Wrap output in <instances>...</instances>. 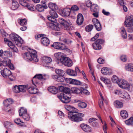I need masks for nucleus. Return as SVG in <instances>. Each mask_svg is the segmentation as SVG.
<instances>
[{
	"label": "nucleus",
	"mask_w": 133,
	"mask_h": 133,
	"mask_svg": "<svg viewBox=\"0 0 133 133\" xmlns=\"http://www.w3.org/2000/svg\"><path fill=\"white\" fill-rule=\"evenodd\" d=\"M28 52H25L23 55L24 58L27 61H33L34 62H37L38 59L37 58L36 51L33 49H29Z\"/></svg>",
	"instance_id": "1"
},
{
	"label": "nucleus",
	"mask_w": 133,
	"mask_h": 133,
	"mask_svg": "<svg viewBox=\"0 0 133 133\" xmlns=\"http://www.w3.org/2000/svg\"><path fill=\"white\" fill-rule=\"evenodd\" d=\"M10 40L15 42L18 47H21L23 43V41L18 35L15 33H12L9 35Z\"/></svg>",
	"instance_id": "2"
},
{
	"label": "nucleus",
	"mask_w": 133,
	"mask_h": 133,
	"mask_svg": "<svg viewBox=\"0 0 133 133\" xmlns=\"http://www.w3.org/2000/svg\"><path fill=\"white\" fill-rule=\"evenodd\" d=\"M64 92L65 94L61 93L58 96V98L63 103H68L70 101V97H68V95H69L68 93L70 92L69 89L68 88H65Z\"/></svg>",
	"instance_id": "3"
},
{
	"label": "nucleus",
	"mask_w": 133,
	"mask_h": 133,
	"mask_svg": "<svg viewBox=\"0 0 133 133\" xmlns=\"http://www.w3.org/2000/svg\"><path fill=\"white\" fill-rule=\"evenodd\" d=\"M59 21L64 26V29L66 30L69 34H71V31L73 27L71 26V24L69 22L66 21L63 18H59Z\"/></svg>",
	"instance_id": "4"
},
{
	"label": "nucleus",
	"mask_w": 133,
	"mask_h": 133,
	"mask_svg": "<svg viewBox=\"0 0 133 133\" xmlns=\"http://www.w3.org/2000/svg\"><path fill=\"white\" fill-rule=\"evenodd\" d=\"M84 116L83 114L78 113L72 114V115H69L68 117L69 119L72 121L79 122L83 120Z\"/></svg>",
	"instance_id": "5"
},
{
	"label": "nucleus",
	"mask_w": 133,
	"mask_h": 133,
	"mask_svg": "<svg viewBox=\"0 0 133 133\" xmlns=\"http://www.w3.org/2000/svg\"><path fill=\"white\" fill-rule=\"evenodd\" d=\"M60 61L65 65L68 67H70L72 65V62L69 58L62 57L60 58Z\"/></svg>",
	"instance_id": "6"
},
{
	"label": "nucleus",
	"mask_w": 133,
	"mask_h": 133,
	"mask_svg": "<svg viewBox=\"0 0 133 133\" xmlns=\"http://www.w3.org/2000/svg\"><path fill=\"white\" fill-rule=\"evenodd\" d=\"M49 12L50 15L47 16V19L51 22L55 23L57 22L56 18L58 17V15L55 10H50Z\"/></svg>",
	"instance_id": "7"
},
{
	"label": "nucleus",
	"mask_w": 133,
	"mask_h": 133,
	"mask_svg": "<svg viewBox=\"0 0 133 133\" xmlns=\"http://www.w3.org/2000/svg\"><path fill=\"white\" fill-rule=\"evenodd\" d=\"M124 25L127 27L133 26V16H128L126 17L124 22Z\"/></svg>",
	"instance_id": "8"
},
{
	"label": "nucleus",
	"mask_w": 133,
	"mask_h": 133,
	"mask_svg": "<svg viewBox=\"0 0 133 133\" xmlns=\"http://www.w3.org/2000/svg\"><path fill=\"white\" fill-rule=\"evenodd\" d=\"M118 85L121 88L124 89H128L130 87L128 83L123 79H120Z\"/></svg>",
	"instance_id": "9"
},
{
	"label": "nucleus",
	"mask_w": 133,
	"mask_h": 133,
	"mask_svg": "<svg viewBox=\"0 0 133 133\" xmlns=\"http://www.w3.org/2000/svg\"><path fill=\"white\" fill-rule=\"evenodd\" d=\"M55 49L59 50H64L66 48V46L63 43L59 42H55L52 45Z\"/></svg>",
	"instance_id": "10"
},
{
	"label": "nucleus",
	"mask_w": 133,
	"mask_h": 133,
	"mask_svg": "<svg viewBox=\"0 0 133 133\" xmlns=\"http://www.w3.org/2000/svg\"><path fill=\"white\" fill-rule=\"evenodd\" d=\"M92 22L97 30L100 31L102 29V27L101 24L98 19L93 18L92 19Z\"/></svg>",
	"instance_id": "11"
},
{
	"label": "nucleus",
	"mask_w": 133,
	"mask_h": 133,
	"mask_svg": "<svg viewBox=\"0 0 133 133\" xmlns=\"http://www.w3.org/2000/svg\"><path fill=\"white\" fill-rule=\"evenodd\" d=\"M66 82L71 84L77 85H79L81 84L80 81L76 79L68 78L65 79Z\"/></svg>",
	"instance_id": "12"
},
{
	"label": "nucleus",
	"mask_w": 133,
	"mask_h": 133,
	"mask_svg": "<svg viewBox=\"0 0 133 133\" xmlns=\"http://www.w3.org/2000/svg\"><path fill=\"white\" fill-rule=\"evenodd\" d=\"M80 127L82 130L85 132H91L92 131V128L88 125L85 124H82Z\"/></svg>",
	"instance_id": "13"
},
{
	"label": "nucleus",
	"mask_w": 133,
	"mask_h": 133,
	"mask_svg": "<svg viewBox=\"0 0 133 133\" xmlns=\"http://www.w3.org/2000/svg\"><path fill=\"white\" fill-rule=\"evenodd\" d=\"M71 10L70 8H65L61 10V14L64 17H67L70 14Z\"/></svg>",
	"instance_id": "14"
},
{
	"label": "nucleus",
	"mask_w": 133,
	"mask_h": 133,
	"mask_svg": "<svg viewBox=\"0 0 133 133\" xmlns=\"http://www.w3.org/2000/svg\"><path fill=\"white\" fill-rule=\"evenodd\" d=\"M42 60L43 65L45 66H46V65L49 64L52 61L51 58L47 56H44L42 57Z\"/></svg>",
	"instance_id": "15"
},
{
	"label": "nucleus",
	"mask_w": 133,
	"mask_h": 133,
	"mask_svg": "<svg viewBox=\"0 0 133 133\" xmlns=\"http://www.w3.org/2000/svg\"><path fill=\"white\" fill-rule=\"evenodd\" d=\"M46 75L43 76L41 74H36L33 77L32 81L33 82H34L35 81V80H38V79L39 80L41 79L45 80L46 79V78L44 77Z\"/></svg>",
	"instance_id": "16"
},
{
	"label": "nucleus",
	"mask_w": 133,
	"mask_h": 133,
	"mask_svg": "<svg viewBox=\"0 0 133 133\" xmlns=\"http://www.w3.org/2000/svg\"><path fill=\"white\" fill-rule=\"evenodd\" d=\"M54 22H49L47 24L48 26L53 30L58 31L60 30V28L58 25H56L54 23Z\"/></svg>",
	"instance_id": "17"
},
{
	"label": "nucleus",
	"mask_w": 133,
	"mask_h": 133,
	"mask_svg": "<svg viewBox=\"0 0 133 133\" xmlns=\"http://www.w3.org/2000/svg\"><path fill=\"white\" fill-rule=\"evenodd\" d=\"M9 50L10 51L11 50L15 52H17L18 50L17 48L15 46L12 42L10 40H9Z\"/></svg>",
	"instance_id": "18"
},
{
	"label": "nucleus",
	"mask_w": 133,
	"mask_h": 133,
	"mask_svg": "<svg viewBox=\"0 0 133 133\" xmlns=\"http://www.w3.org/2000/svg\"><path fill=\"white\" fill-rule=\"evenodd\" d=\"M41 43L43 45L47 46L50 44V41L49 39L46 37H42L41 39Z\"/></svg>",
	"instance_id": "19"
},
{
	"label": "nucleus",
	"mask_w": 133,
	"mask_h": 133,
	"mask_svg": "<svg viewBox=\"0 0 133 133\" xmlns=\"http://www.w3.org/2000/svg\"><path fill=\"white\" fill-rule=\"evenodd\" d=\"M10 1L12 2V6L11 8L12 10H15L19 7V5L15 0H10Z\"/></svg>",
	"instance_id": "20"
},
{
	"label": "nucleus",
	"mask_w": 133,
	"mask_h": 133,
	"mask_svg": "<svg viewBox=\"0 0 133 133\" xmlns=\"http://www.w3.org/2000/svg\"><path fill=\"white\" fill-rule=\"evenodd\" d=\"M48 7L46 5H41V4H37L36 6L37 10L39 12L43 11L44 9L47 8Z\"/></svg>",
	"instance_id": "21"
},
{
	"label": "nucleus",
	"mask_w": 133,
	"mask_h": 133,
	"mask_svg": "<svg viewBox=\"0 0 133 133\" xmlns=\"http://www.w3.org/2000/svg\"><path fill=\"white\" fill-rule=\"evenodd\" d=\"M83 21V17L81 14H79L77 16V23L79 25L82 24Z\"/></svg>",
	"instance_id": "22"
},
{
	"label": "nucleus",
	"mask_w": 133,
	"mask_h": 133,
	"mask_svg": "<svg viewBox=\"0 0 133 133\" xmlns=\"http://www.w3.org/2000/svg\"><path fill=\"white\" fill-rule=\"evenodd\" d=\"M28 91L30 93L32 94H35L38 92V89L33 87H29L28 89Z\"/></svg>",
	"instance_id": "23"
},
{
	"label": "nucleus",
	"mask_w": 133,
	"mask_h": 133,
	"mask_svg": "<svg viewBox=\"0 0 133 133\" xmlns=\"http://www.w3.org/2000/svg\"><path fill=\"white\" fill-rule=\"evenodd\" d=\"M80 91V89L77 88L72 87L71 88L70 90V92L72 93L80 94H81V91Z\"/></svg>",
	"instance_id": "24"
},
{
	"label": "nucleus",
	"mask_w": 133,
	"mask_h": 133,
	"mask_svg": "<svg viewBox=\"0 0 133 133\" xmlns=\"http://www.w3.org/2000/svg\"><path fill=\"white\" fill-rule=\"evenodd\" d=\"M48 89L50 92L53 94H56L58 92V89L54 86L50 87L48 88Z\"/></svg>",
	"instance_id": "25"
},
{
	"label": "nucleus",
	"mask_w": 133,
	"mask_h": 133,
	"mask_svg": "<svg viewBox=\"0 0 133 133\" xmlns=\"http://www.w3.org/2000/svg\"><path fill=\"white\" fill-rule=\"evenodd\" d=\"M101 73L104 75H109L111 73V71L107 68H103L101 70Z\"/></svg>",
	"instance_id": "26"
},
{
	"label": "nucleus",
	"mask_w": 133,
	"mask_h": 133,
	"mask_svg": "<svg viewBox=\"0 0 133 133\" xmlns=\"http://www.w3.org/2000/svg\"><path fill=\"white\" fill-rule=\"evenodd\" d=\"M66 72L68 75L72 76H76L77 74L76 71L70 69H67Z\"/></svg>",
	"instance_id": "27"
},
{
	"label": "nucleus",
	"mask_w": 133,
	"mask_h": 133,
	"mask_svg": "<svg viewBox=\"0 0 133 133\" xmlns=\"http://www.w3.org/2000/svg\"><path fill=\"white\" fill-rule=\"evenodd\" d=\"M19 115L22 116L27 113L26 109L23 107H21L19 110Z\"/></svg>",
	"instance_id": "28"
},
{
	"label": "nucleus",
	"mask_w": 133,
	"mask_h": 133,
	"mask_svg": "<svg viewBox=\"0 0 133 133\" xmlns=\"http://www.w3.org/2000/svg\"><path fill=\"white\" fill-rule=\"evenodd\" d=\"M125 69L127 71L133 72V64L130 63L126 65Z\"/></svg>",
	"instance_id": "29"
},
{
	"label": "nucleus",
	"mask_w": 133,
	"mask_h": 133,
	"mask_svg": "<svg viewBox=\"0 0 133 133\" xmlns=\"http://www.w3.org/2000/svg\"><path fill=\"white\" fill-rule=\"evenodd\" d=\"M120 30L122 37L126 39L127 38V34L125 29L122 27L120 28Z\"/></svg>",
	"instance_id": "30"
},
{
	"label": "nucleus",
	"mask_w": 133,
	"mask_h": 133,
	"mask_svg": "<svg viewBox=\"0 0 133 133\" xmlns=\"http://www.w3.org/2000/svg\"><path fill=\"white\" fill-rule=\"evenodd\" d=\"M90 10L92 12H97L98 11V7L97 4H93L90 7Z\"/></svg>",
	"instance_id": "31"
},
{
	"label": "nucleus",
	"mask_w": 133,
	"mask_h": 133,
	"mask_svg": "<svg viewBox=\"0 0 133 133\" xmlns=\"http://www.w3.org/2000/svg\"><path fill=\"white\" fill-rule=\"evenodd\" d=\"M1 72L2 75L4 77H7L8 74V70L7 68H4L3 70H2Z\"/></svg>",
	"instance_id": "32"
},
{
	"label": "nucleus",
	"mask_w": 133,
	"mask_h": 133,
	"mask_svg": "<svg viewBox=\"0 0 133 133\" xmlns=\"http://www.w3.org/2000/svg\"><path fill=\"white\" fill-rule=\"evenodd\" d=\"M120 97L128 99L130 98L129 95L125 91H122Z\"/></svg>",
	"instance_id": "33"
},
{
	"label": "nucleus",
	"mask_w": 133,
	"mask_h": 133,
	"mask_svg": "<svg viewBox=\"0 0 133 133\" xmlns=\"http://www.w3.org/2000/svg\"><path fill=\"white\" fill-rule=\"evenodd\" d=\"M48 6L50 9H51V10H55L58 8L57 5L52 3H50L49 4Z\"/></svg>",
	"instance_id": "34"
},
{
	"label": "nucleus",
	"mask_w": 133,
	"mask_h": 133,
	"mask_svg": "<svg viewBox=\"0 0 133 133\" xmlns=\"http://www.w3.org/2000/svg\"><path fill=\"white\" fill-rule=\"evenodd\" d=\"M3 104L4 106L3 110L4 111L8 112V99L7 98L6 100L4 101L3 102Z\"/></svg>",
	"instance_id": "35"
},
{
	"label": "nucleus",
	"mask_w": 133,
	"mask_h": 133,
	"mask_svg": "<svg viewBox=\"0 0 133 133\" xmlns=\"http://www.w3.org/2000/svg\"><path fill=\"white\" fill-rule=\"evenodd\" d=\"M121 116L124 118H125L128 117V115L127 111L124 110L121 111L120 112Z\"/></svg>",
	"instance_id": "36"
},
{
	"label": "nucleus",
	"mask_w": 133,
	"mask_h": 133,
	"mask_svg": "<svg viewBox=\"0 0 133 133\" xmlns=\"http://www.w3.org/2000/svg\"><path fill=\"white\" fill-rule=\"evenodd\" d=\"M114 104L115 107L117 108H122L123 106V103L118 101H115Z\"/></svg>",
	"instance_id": "37"
},
{
	"label": "nucleus",
	"mask_w": 133,
	"mask_h": 133,
	"mask_svg": "<svg viewBox=\"0 0 133 133\" xmlns=\"http://www.w3.org/2000/svg\"><path fill=\"white\" fill-rule=\"evenodd\" d=\"M78 111L75 108L72 107L71 109V110L70 112H68V116L72 115V114H74L76 113H77Z\"/></svg>",
	"instance_id": "38"
},
{
	"label": "nucleus",
	"mask_w": 133,
	"mask_h": 133,
	"mask_svg": "<svg viewBox=\"0 0 133 133\" xmlns=\"http://www.w3.org/2000/svg\"><path fill=\"white\" fill-rule=\"evenodd\" d=\"M112 81L114 83H116L118 84L119 82L120 79L115 75L113 76L111 78Z\"/></svg>",
	"instance_id": "39"
},
{
	"label": "nucleus",
	"mask_w": 133,
	"mask_h": 133,
	"mask_svg": "<svg viewBox=\"0 0 133 133\" xmlns=\"http://www.w3.org/2000/svg\"><path fill=\"white\" fill-rule=\"evenodd\" d=\"M92 46L95 50H99L101 49V46L99 44L97 43L96 42L92 44Z\"/></svg>",
	"instance_id": "40"
},
{
	"label": "nucleus",
	"mask_w": 133,
	"mask_h": 133,
	"mask_svg": "<svg viewBox=\"0 0 133 133\" xmlns=\"http://www.w3.org/2000/svg\"><path fill=\"white\" fill-rule=\"evenodd\" d=\"M18 23L21 25H23L26 24V20L25 19H22L19 18L18 20Z\"/></svg>",
	"instance_id": "41"
},
{
	"label": "nucleus",
	"mask_w": 133,
	"mask_h": 133,
	"mask_svg": "<svg viewBox=\"0 0 133 133\" xmlns=\"http://www.w3.org/2000/svg\"><path fill=\"white\" fill-rule=\"evenodd\" d=\"M55 71L56 73L59 76L64 75L65 74L64 71L61 69H56Z\"/></svg>",
	"instance_id": "42"
},
{
	"label": "nucleus",
	"mask_w": 133,
	"mask_h": 133,
	"mask_svg": "<svg viewBox=\"0 0 133 133\" xmlns=\"http://www.w3.org/2000/svg\"><path fill=\"white\" fill-rule=\"evenodd\" d=\"M20 92H25L27 89V86L24 85H19Z\"/></svg>",
	"instance_id": "43"
},
{
	"label": "nucleus",
	"mask_w": 133,
	"mask_h": 133,
	"mask_svg": "<svg viewBox=\"0 0 133 133\" xmlns=\"http://www.w3.org/2000/svg\"><path fill=\"white\" fill-rule=\"evenodd\" d=\"M125 123L128 125L132 124L133 122V117H131L125 121Z\"/></svg>",
	"instance_id": "44"
},
{
	"label": "nucleus",
	"mask_w": 133,
	"mask_h": 133,
	"mask_svg": "<svg viewBox=\"0 0 133 133\" xmlns=\"http://www.w3.org/2000/svg\"><path fill=\"white\" fill-rule=\"evenodd\" d=\"M15 122L17 124H18L19 125L21 126H23V122H22L20 118H17L14 120Z\"/></svg>",
	"instance_id": "45"
},
{
	"label": "nucleus",
	"mask_w": 133,
	"mask_h": 133,
	"mask_svg": "<svg viewBox=\"0 0 133 133\" xmlns=\"http://www.w3.org/2000/svg\"><path fill=\"white\" fill-rule=\"evenodd\" d=\"M78 105L80 108H84L86 107L87 104L85 102H82L78 103Z\"/></svg>",
	"instance_id": "46"
},
{
	"label": "nucleus",
	"mask_w": 133,
	"mask_h": 133,
	"mask_svg": "<svg viewBox=\"0 0 133 133\" xmlns=\"http://www.w3.org/2000/svg\"><path fill=\"white\" fill-rule=\"evenodd\" d=\"M19 85L18 86L15 85L13 88V91L16 93H18L20 92Z\"/></svg>",
	"instance_id": "47"
},
{
	"label": "nucleus",
	"mask_w": 133,
	"mask_h": 133,
	"mask_svg": "<svg viewBox=\"0 0 133 133\" xmlns=\"http://www.w3.org/2000/svg\"><path fill=\"white\" fill-rule=\"evenodd\" d=\"M27 5H26V7L29 10L31 11H34V6L32 4H30L27 3Z\"/></svg>",
	"instance_id": "48"
},
{
	"label": "nucleus",
	"mask_w": 133,
	"mask_h": 133,
	"mask_svg": "<svg viewBox=\"0 0 133 133\" xmlns=\"http://www.w3.org/2000/svg\"><path fill=\"white\" fill-rule=\"evenodd\" d=\"M80 91H81V94H82V92L84 94L89 95V92L86 89H85L84 88L81 87L80 88Z\"/></svg>",
	"instance_id": "49"
},
{
	"label": "nucleus",
	"mask_w": 133,
	"mask_h": 133,
	"mask_svg": "<svg viewBox=\"0 0 133 133\" xmlns=\"http://www.w3.org/2000/svg\"><path fill=\"white\" fill-rule=\"evenodd\" d=\"M93 28V26L91 24L88 25L86 26L85 27V30L87 31H91Z\"/></svg>",
	"instance_id": "50"
},
{
	"label": "nucleus",
	"mask_w": 133,
	"mask_h": 133,
	"mask_svg": "<svg viewBox=\"0 0 133 133\" xmlns=\"http://www.w3.org/2000/svg\"><path fill=\"white\" fill-rule=\"evenodd\" d=\"M101 79L106 84H108L110 83V80L108 78H105L103 77H101Z\"/></svg>",
	"instance_id": "51"
},
{
	"label": "nucleus",
	"mask_w": 133,
	"mask_h": 133,
	"mask_svg": "<svg viewBox=\"0 0 133 133\" xmlns=\"http://www.w3.org/2000/svg\"><path fill=\"white\" fill-rule=\"evenodd\" d=\"M8 52L7 51H5L2 53V55L4 58H6L7 60H8Z\"/></svg>",
	"instance_id": "52"
},
{
	"label": "nucleus",
	"mask_w": 133,
	"mask_h": 133,
	"mask_svg": "<svg viewBox=\"0 0 133 133\" xmlns=\"http://www.w3.org/2000/svg\"><path fill=\"white\" fill-rule=\"evenodd\" d=\"M22 118L26 121H28L30 119V117L29 115L26 113L24 115L22 116Z\"/></svg>",
	"instance_id": "53"
},
{
	"label": "nucleus",
	"mask_w": 133,
	"mask_h": 133,
	"mask_svg": "<svg viewBox=\"0 0 133 133\" xmlns=\"http://www.w3.org/2000/svg\"><path fill=\"white\" fill-rule=\"evenodd\" d=\"M64 75L59 76L57 81L60 82H63L65 80V78L63 77Z\"/></svg>",
	"instance_id": "54"
},
{
	"label": "nucleus",
	"mask_w": 133,
	"mask_h": 133,
	"mask_svg": "<svg viewBox=\"0 0 133 133\" xmlns=\"http://www.w3.org/2000/svg\"><path fill=\"white\" fill-rule=\"evenodd\" d=\"M8 60H7L6 58H4V59L2 62V64L4 66L8 65Z\"/></svg>",
	"instance_id": "55"
},
{
	"label": "nucleus",
	"mask_w": 133,
	"mask_h": 133,
	"mask_svg": "<svg viewBox=\"0 0 133 133\" xmlns=\"http://www.w3.org/2000/svg\"><path fill=\"white\" fill-rule=\"evenodd\" d=\"M1 34L3 37H6V35L8 34L3 29H1L0 30Z\"/></svg>",
	"instance_id": "56"
},
{
	"label": "nucleus",
	"mask_w": 133,
	"mask_h": 133,
	"mask_svg": "<svg viewBox=\"0 0 133 133\" xmlns=\"http://www.w3.org/2000/svg\"><path fill=\"white\" fill-rule=\"evenodd\" d=\"M19 3L21 5L24 6H25L27 5V3L24 0H20L19 1Z\"/></svg>",
	"instance_id": "57"
},
{
	"label": "nucleus",
	"mask_w": 133,
	"mask_h": 133,
	"mask_svg": "<svg viewBox=\"0 0 133 133\" xmlns=\"http://www.w3.org/2000/svg\"><path fill=\"white\" fill-rule=\"evenodd\" d=\"M122 91L120 90H116L114 91V93L115 94L118 95L120 97V95L121 94Z\"/></svg>",
	"instance_id": "58"
},
{
	"label": "nucleus",
	"mask_w": 133,
	"mask_h": 133,
	"mask_svg": "<svg viewBox=\"0 0 133 133\" xmlns=\"http://www.w3.org/2000/svg\"><path fill=\"white\" fill-rule=\"evenodd\" d=\"M121 60L123 62L126 61L127 60V58L125 55H122L120 57Z\"/></svg>",
	"instance_id": "59"
},
{
	"label": "nucleus",
	"mask_w": 133,
	"mask_h": 133,
	"mask_svg": "<svg viewBox=\"0 0 133 133\" xmlns=\"http://www.w3.org/2000/svg\"><path fill=\"white\" fill-rule=\"evenodd\" d=\"M96 42L97 43H98L100 45V44H102L104 43V41L102 39H99L97 40Z\"/></svg>",
	"instance_id": "60"
},
{
	"label": "nucleus",
	"mask_w": 133,
	"mask_h": 133,
	"mask_svg": "<svg viewBox=\"0 0 133 133\" xmlns=\"http://www.w3.org/2000/svg\"><path fill=\"white\" fill-rule=\"evenodd\" d=\"M44 35L43 34L38 35L35 36V38L36 39L38 40L41 38H42V37H43L44 36Z\"/></svg>",
	"instance_id": "61"
},
{
	"label": "nucleus",
	"mask_w": 133,
	"mask_h": 133,
	"mask_svg": "<svg viewBox=\"0 0 133 133\" xmlns=\"http://www.w3.org/2000/svg\"><path fill=\"white\" fill-rule=\"evenodd\" d=\"M9 68L11 70H14L15 68L13 64L11 63V61L9 59Z\"/></svg>",
	"instance_id": "62"
},
{
	"label": "nucleus",
	"mask_w": 133,
	"mask_h": 133,
	"mask_svg": "<svg viewBox=\"0 0 133 133\" xmlns=\"http://www.w3.org/2000/svg\"><path fill=\"white\" fill-rule=\"evenodd\" d=\"M71 10L74 11L78 10L79 8L76 5H74L72 6L71 8Z\"/></svg>",
	"instance_id": "63"
},
{
	"label": "nucleus",
	"mask_w": 133,
	"mask_h": 133,
	"mask_svg": "<svg viewBox=\"0 0 133 133\" xmlns=\"http://www.w3.org/2000/svg\"><path fill=\"white\" fill-rule=\"evenodd\" d=\"M99 34L98 33H97L96 34L95 36L94 37L92 38L91 39V41H95L96 39L98 38L99 36Z\"/></svg>",
	"instance_id": "64"
}]
</instances>
